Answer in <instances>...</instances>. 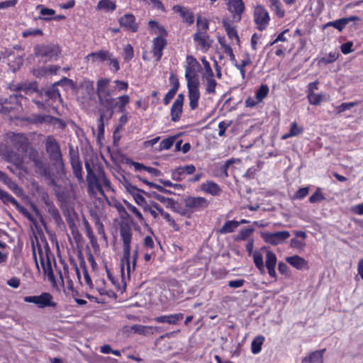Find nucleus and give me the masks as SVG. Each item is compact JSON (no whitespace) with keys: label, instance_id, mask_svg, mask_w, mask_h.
<instances>
[{"label":"nucleus","instance_id":"nucleus-1","mask_svg":"<svg viewBox=\"0 0 363 363\" xmlns=\"http://www.w3.org/2000/svg\"><path fill=\"white\" fill-rule=\"evenodd\" d=\"M119 235L123 246V256L121 259V277L125 280V270H126L127 277L129 279L131 272H134L138 257V249L136 247L133 250L131 260V242L133 238V231L132 226L125 222L120 223L118 227Z\"/></svg>","mask_w":363,"mask_h":363},{"label":"nucleus","instance_id":"nucleus-2","mask_svg":"<svg viewBox=\"0 0 363 363\" xmlns=\"http://www.w3.org/2000/svg\"><path fill=\"white\" fill-rule=\"evenodd\" d=\"M85 169L86 171V180L89 196L91 198H96L99 194L107 200L108 198L105 194L104 189L106 191H111L113 189L104 168L98 166L94 169L89 162H85Z\"/></svg>","mask_w":363,"mask_h":363},{"label":"nucleus","instance_id":"nucleus-3","mask_svg":"<svg viewBox=\"0 0 363 363\" xmlns=\"http://www.w3.org/2000/svg\"><path fill=\"white\" fill-rule=\"evenodd\" d=\"M148 28L151 34L157 35L152 41L151 52L155 60L160 62L163 56V51L168 44V32L164 26L155 20L149 21Z\"/></svg>","mask_w":363,"mask_h":363},{"label":"nucleus","instance_id":"nucleus-4","mask_svg":"<svg viewBox=\"0 0 363 363\" xmlns=\"http://www.w3.org/2000/svg\"><path fill=\"white\" fill-rule=\"evenodd\" d=\"M13 147L19 152L24 154L33 162L35 167L40 168L43 162L38 151L30 145L29 139L23 133H14L11 138Z\"/></svg>","mask_w":363,"mask_h":363},{"label":"nucleus","instance_id":"nucleus-5","mask_svg":"<svg viewBox=\"0 0 363 363\" xmlns=\"http://www.w3.org/2000/svg\"><path fill=\"white\" fill-rule=\"evenodd\" d=\"M98 99L100 106V116L97 120V130L99 136L104 134V119L110 120L114 113L116 99L112 97L111 94L98 97Z\"/></svg>","mask_w":363,"mask_h":363},{"label":"nucleus","instance_id":"nucleus-6","mask_svg":"<svg viewBox=\"0 0 363 363\" xmlns=\"http://www.w3.org/2000/svg\"><path fill=\"white\" fill-rule=\"evenodd\" d=\"M34 55L43 62L56 61L61 55V49L58 45L38 44L33 48Z\"/></svg>","mask_w":363,"mask_h":363},{"label":"nucleus","instance_id":"nucleus-7","mask_svg":"<svg viewBox=\"0 0 363 363\" xmlns=\"http://www.w3.org/2000/svg\"><path fill=\"white\" fill-rule=\"evenodd\" d=\"M184 208L181 213L187 217H190L195 212L204 211L210 205V201L203 196H189L184 199Z\"/></svg>","mask_w":363,"mask_h":363},{"label":"nucleus","instance_id":"nucleus-8","mask_svg":"<svg viewBox=\"0 0 363 363\" xmlns=\"http://www.w3.org/2000/svg\"><path fill=\"white\" fill-rule=\"evenodd\" d=\"M185 79L186 82H199V73L201 65L193 55H188L186 57Z\"/></svg>","mask_w":363,"mask_h":363},{"label":"nucleus","instance_id":"nucleus-9","mask_svg":"<svg viewBox=\"0 0 363 363\" xmlns=\"http://www.w3.org/2000/svg\"><path fill=\"white\" fill-rule=\"evenodd\" d=\"M253 21L256 28L259 31L266 30L270 22V16L267 9L262 4H257L253 8Z\"/></svg>","mask_w":363,"mask_h":363},{"label":"nucleus","instance_id":"nucleus-10","mask_svg":"<svg viewBox=\"0 0 363 363\" xmlns=\"http://www.w3.org/2000/svg\"><path fill=\"white\" fill-rule=\"evenodd\" d=\"M95 88L94 81L89 79H84L78 85V98L83 104H89L95 98Z\"/></svg>","mask_w":363,"mask_h":363},{"label":"nucleus","instance_id":"nucleus-11","mask_svg":"<svg viewBox=\"0 0 363 363\" xmlns=\"http://www.w3.org/2000/svg\"><path fill=\"white\" fill-rule=\"evenodd\" d=\"M37 247L38 258L43 268V274L50 282L54 284L56 282V280L52 268L51 259L49 255L50 251L48 247H47L45 250L43 251L40 245H38Z\"/></svg>","mask_w":363,"mask_h":363},{"label":"nucleus","instance_id":"nucleus-12","mask_svg":"<svg viewBox=\"0 0 363 363\" xmlns=\"http://www.w3.org/2000/svg\"><path fill=\"white\" fill-rule=\"evenodd\" d=\"M226 9L230 13L231 21L239 23L245 11V5L243 0H225Z\"/></svg>","mask_w":363,"mask_h":363},{"label":"nucleus","instance_id":"nucleus-13","mask_svg":"<svg viewBox=\"0 0 363 363\" xmlns=\"http://www.w3.org/2000/svg\"><path fill=\"white\" fill-rule=\"evenodd\" d=\"M23 300L26 303L35 304L39 308H55L57 306V303L53 301L52 296L48 292H43L39 296H25Z\"/></svg>","mask_w":363,"mask_h":363},{"label":"nucleus","instance_id":"nucleus-14","mask_svg":"<svg viewBox=\"0 0 363 363\" xmlns=\"http://www.w3.org/2000/svg\"><path fill=\"white\" fill-rule=\"evenodd\" d=\"M45 145L50 160L56 163L62 162L60 146L54 136L48 135L45 138Z\"/></svg>","mask_w":363,"mask_h":363},{"label":"nucleus","instance_id":"nucleus-15","mask_svg":"<svg viewBox=\"0 0 363 363\" xmlns=\"http://www.w3.org/2000/svg\"><path fill=\"white\" fill-rule=\"evenodd\" d=\"M69 157L73 174L79 183L84 182L82 163L79 152L75 150L72 146L69 148Z\"/></svg>","mask_w":363,"mask_h":363},{"label":"nucleus","instance_id":"nucleus-16","mask_svg":"<svg viewBox=\"0 0 363 363\" xmlns=\"http://www.w3.org/2000/svg\"><path fill=\"white\" fill-rule=\"evenodd\" d=\"M193 40L196 49L203 52H206L211 48L213 42L208 32H195Z\"/></svg>","mask_w":363,"mask_h":363},{"label":"nucleus","instance_id":"nucleus-17","mask_svg":"<svg viewBox=\"0 0 363 363\" xmlns=\"http://www.w3.org/2000/svg\"><path fill=\"white\" fill-rule=\"evenodd\" d=\"M290 237V233L287 230L278 231L274 233L265 232L262 233L264 241L272 245H277L283 243Z\"/></svg>","mask_w":363,"mask_h":363},{"label":"nucleus","instance_id":"nucleus-18","mask_svg":"<svg viewBox=\"0 0 363 363\" xmlns=\"http://www.w3.org/2000/svg\"><path fill=\"white\" fill-rule=\"evenodd\" d=\"M186 86L190 108L195 110L199 106L200 99L199 82H186Z\"/></svg>","mask_w":363,"mask_h":363},{"label":"nucleus","instance_id":"nucleus-19","mask_svg":"<svg viewBox=\"0 0 363 363\" xmlns=\"http://www.w3.org/2000/svg\"><path fill=\"white\" fill-rule=\"evenodd\" d=\"M118 23L125 30L136 33L139 29L135 17L132 13H125L118 19Z\"/></svg>","mask_w":363,"mask_h":363},{"label":"nucleus","instance_id":"nucleus-20","mask_svg":"<svg viewBox=\"0 0 363 363\" xmlns=\"http://www.w3.org/2000/svg\"><path fill=\"white\" fill-rule=\"evenodd\" d=\"M113 54L107 50H99L96 52H92L85 57L86 60H91L92 64L96 62H104L111 59Z\"/></svg>","mask_w":363,"mask_h":363},{"label":"nucleus","instance_id":"nucleus-21","mask_svg":"<svg viewBox=\"0 0 363 363\" xmlns=\"http://www.w3.org/2000/svg\"><path fill=\"white\" fill-rule=\"evenodd\" d=\"M172 10L175 13H179L182 18V21L188 25H192L194 22V15L193 11L188 7L180 5H175L172 7Z\"/></svg>","mask_w":363,"mask_h":363},{"label":"nucleus","instance_id":"nucleus-22","mask_svg":"<svg viewBox=\"0 0 363 363\" xmlns=\"http://www.w3.org/2000/svg\"><path fill=\"white\" fill-rule=\"evenodd\" d=\"M127 189L133 196L135 203L141 206L143 209L148 204L143 195V194H145V191L138 189L134 185H130L128 186Z\"/></svg>","mask_w":363,"mask_h":363},{"label":"nucleus","instance_id":"nucleus-23","mask_svg":"<svg viewBox=\"0 0 363 363\" xmlns=\"http://www.w3.org/2000/svg\"><path fill=\"white\" fill-rule=\"evenodd\" d=\"M201 190L206 194L213 196H218L222 193V189L220 186L211 180H208L201 184Z\"/></svg>","mask_w":363,"mask_h":363},{"label":"nucleus","instance_id":"nucleus-24","mask_svg":"<svg viewBox=\"0 0 363 363\" xmlns=\"http://www.w3.org/2000/svg\"><path fill=\"white\" fill-rule=\"evenodd\" d=\"M277 261V259L276 255L272 251H267L265 265L269 277L275 279H277V273L275 271Z\"/></svg>","mask_w":363,"mask_h":363},{"label":"nucleus","instance_id":"nucleus-25","mask_svg":"<svg viewBox=\"0 0 363 363\" xmlns=\"http://www.w3.org/2000/svg\"><path fill=\"white\" fill-rule=\"evenodd\" d=\"M357 20H360V18L357 16H352L347 18H339L337 20H335L334 21H329L328 22L325 27H330L332 26L337 29L338 31L341 32L347 24H349L350 22L355 21Z\"/></svg>","mask_w":363,"mask_h":363},{"label":"nucleus","instance_id":"nucleus-26","mask_svg":"<svg viewBox=\"0 0 363 363\" xmlns=\"http://www.w3.org/2000/svg\"><path fill=\"white\" fill-rule=\"evenodd\" d=\"M183 318L184 314L182 313H178L174 314L157 316L154 318V320L158 323H168L170 325H176Z\"/></svg>","mask_w":363,"mask_h":363},{"label":"nucleus","instance_id":"nucleus-27","mask_svg":"<svg viewBox=\"0 0 363 363\" xmlns=\"http://www.w3.org/2000/svg\"><path fill=\"white\" fill-rule=\"evenodd\" d=\"M286 262L298 270L309 269L308 261L298 255L287 257Z\"/></svg>","mask_w":363,"mask_h":363},{"label":"nucleus","instance_id":"nucleus-28","mask_svg":"<svg viewBox=\"0 0 363 363\" xmlns=\"http://www.w3.org/2000/svg\"><path fill=\"white\" fill-rule=\"evenodd\" d=\"M18 97L19 96L18 94H13L9 96V102H8V99H5L3 101L2 99H0V113L3 114H9L10 113L15 107L13 106L11 104L13 101H15V103L17 104H18ZM20 97H22L21 95H20Z\"/></svg>","mask_w":363,"mask_h":363},{"label":"nucleus","instance_id":"nucleus-29","mask_svg":"<svg viewBox=\"0 0 363 363\" xmlns=\"http://www.w3.org/2000/svg\"><path fill=\"white\" fill-rule=\"evenodd\" d=\"M233 22L228 18H223L222 24L230 40H235L237 43H240V38L235 26L232 25Z\"/></svg>","mask_w":363,"mask_h":363},{"label":"nucleus","instance_id":"nucleus-30","mask_svg":"<svg viewBox=\"0 0 363 363\" xmlns=\"http://www.w3.org/2000/svg\"><path fill=\"white\" fill-rule=\"evenodd\" d=\"M160 328L157 326H149V325H133L131 326V330L139 335H152L155 332L159 331Z\"/></svg>","mask_w":363,"mask_h":363},{"label":"nucleus","instance_id":"nucleus-31","mask_svg":"<svg viewBox=\"0 0 363 363\" xmlns=\"http://www.w3.org/2000/svg\"><path fill=\"white\" fill-rule=\"evenodd\" d=\"M110 79L108 78H101L97 81L95 92L98 97L111 94L108 89Z\"/></svg>","mask_w":363,"mask_h":363},{"label":"nucleus","instance_id":"nucleus-32","mask_svg":"<svg viewBox=\"0 0 363 363\" xmlns=\"http://www.w3.org/2000/svg\"><path fill=\"white\" fill-rule=\"evenodd\" d=\"M325 349L316 350L303 359V363H323V354Z\"/></svg>","mask_w":363,"mask_h":363},{"label":"nucleus","instance_id":"nucleus-33","mask_svg":"<svg viewBox=\"0 0 363 363\" xmlns=\"http://www.w3.org/2000/svg\"><path fill=\"white\" fill-rule=\"evenodd\" d=\"M130 98L128 94L119 96L116 99L114 109L117 108L119 113H126V106L130 103Z\"/></svg>","mask_w":363,"mask_h":363},{"label":"nucleus","instance_id":"nucleus-34","mask_svg":"<svg viewBox=\"0 0 363 363\" xmlns=\"http://www.w3.org/2000/svg\"><path fill=\"white\" fill-rule=\"evenodd\" d=\"M269 8L274 14L279 18H283L286 11L281 3L279 0H269Z\"/></svg>","mask_w":363,"mask_h":363},{"label":"nucleus","instance_id":"nucleus-35","mask_svg":"<svg viewBox=\"0 0 363 363\" xmlns=\"http://www.w3.org/2000/svg\"><path fill=\"white\" fill-rule=\"evenodd\" d=\"M60 84V82L55 83L52 87L49 88L45 91L46 96H48V98L49 99L52 100L53 102H56L57 101H58L59 102L62 101V99L61 97L60 91L56 86L57 84Z\"/></svg>","mask_w":363,"mask_h":363},{"label":"nucleus","instance_id":"nucleus-36","mask_svg":"<svg viewBox=\"0 0 363 363\" xmlns=\"http://www.w3.org/2000/svg\"><path fill=\"white\" fill-rule=\"evenodd\" d=\"M116 9V4L111 0H101L99 1L96 9L106 12H113Z\"/></svg>","mask_w":363,"mask_h":363},{"label":"nucleus","instance_id":"nucleus-37","mask_svg":"<svg viewBox=\"0 0 363 363\" xmlns=\"http://www.w3.org/2000/svg\"><path fill=\"white\" fill-rule=\"evenodd\" d=\"M206 79V94L215 95L216 94V88L218 85L217 82L214 79V76H203Z\"/></svg>","mask_w":363,"mask_h":363},{"label":"nucleus","instance_id":"nucleus-38","mask_svg":"<svg viewBox=\"0 0 363 363\" xmlns=\"http://www.w3.org/2000/svg\"><path fill=\"white\" fill-rule=\"evenodd\" d=\"M265 340L263 335L256 336L251 342V352L254 354H259L262 350V347Z\"/></svg>","mask_w":363,"mask_h":363},{"label":"nucleus","instance_id":"nucleus-39","mask_svg":"<svg viewBox=\"0 0 363 363\" xmlns=\"http://www.w3.org/2000/svg\"><path fill=\"white\" fill-rule=\"evenodd\" d=\"M84 230H85V234H86V237L89 238L91 247L94 249H95L96 247H99L97 238L94 235L91 225H89V222L86 220L84 222Z\"/></svg>","mask_w":363,"mask_h":363},{"label":"nucleus","instance_id":"nucleus-40","mask_svg":"<svg viewBox=\"0 0 363 363\" xmlns=\"http://www.w3.org/2000/svg\"><path fill=\"white\" fill-rule=\"evenodd\" d=\"M183 113V106L173 103L170 110L171 120L173 122H178Z\"/></svg>","mask_w":363,"mask_h":363},{"label":"nucleus","instance_id":"nucleus-41","mask_svg":"<svg viewBox=\"0 0 363 363\" xmlns=\"http://www.w3.org/2000/svg\"><path fill=\"white\" fill-rule=\"evenodd\" d=\"M7 160L13 164L18 169H23V158L13 151H11L8 153Z\"/></svg>","mask_w":363,"mask_h":363},{"label":"nucleus","instance_id":"nucleus-42","mask_svg":"<svg viewBox=\"0 0 363 363\" xmlns=\"http://www.w3.org/2000/svg\"><path fill=\"white\" fill-rule=\"evenodd\" d=\"M303 132V128L299 127L297 125L296 122H293L291 124V127H290V130H289V133L284 134L281 136V139L286 140V139L291 138V137L297 136V135H300L301 133H302Z\"/></svg>","mask_w":363,"mask_h":363},{"label":"nucleus","instance_id":"nucleus-43","mask_svg":"<svg viewBox=\"0 0 363 363\" xmlns=\"http://www.w3.org/2000/svg\"><path fill=\"white\" fill-rule=\"evenodd\" d=\"M0 179L1 182H3L10 189H11L15 194H18L21 191V189L18 186L16 182H13L6 173Z\"/></svg>","mask_w":363,"mask_h":363},{"label":"nucleus","instance_id":"nucleus-44","mask_svg":"<svg viewBox=\"0 0 363 363\" xmlns=\"http://www.w3.org/2000/svg\"><path fill=\"white\" fill-rule=\"evenodd\" d=\"M210 21L206 17L198 16L196 18V32H208L209 29Z\"/></svg>","mask_w":363,"mask_h":363},{"label":"nucleus","instance_id":"nucleus-45","mask_svg":"<svg viewBox=\"0 0 363 363\" xmlns=\"http://www.w3.org/2000/svg\"><path fill=\"white\" fill-rule=\"evenodd\" d=\"M94 222L97 233L101 236V238L103 239L107 243L108 238L105 233L104 224L101 221L100 218L96 215L94 217Z\"/></svg>","mask_w":363,"mask_h":363},{"label":"nucleus","instance_id":"nucleus-46","mask_svg":"<svg viewBox=\"0 0 363 363\" xmlns=\"http://www.w3.org/2000/svg\"><path fill=\"white\" fill-rule=\"evenodd\" d=\"M238 227V223L236 220H227L224 225L219 229L218 232L220 234H227L234 232Z\"/></svg>","mask_w":363,"mask_h":363},{"label":"nucleus","instance_id":"nucleus-47","mask_svg":"<svg viewBox=\"0 0 363 363\" xmlns=\"http://www.w3.org/2000/svg\"><path fill=\"white\" fill-rule=\"evenodd\" d=\"M51 119L50 115L33 114L30 118V121L34 124H50Z\"/></svg>","mask_w":363,"mask_h":363},{"label":"nucleus","instance_id":"nucleus-48","mask_svg":"<svg viewBox=\"0 0 363 363\" xmlns=\"http://www.w3.org/2000/svg\"><path fill=\"white\" fill-rule=\"evenodd\" d=\"M269 89L267 84H262L255 92V99L262 102L269 94Z\"/></svg>","mask_w":363,"mask_h":363},{"label":"nucleus","instance_id":"nucleus-49","mask_svg":"<svg viewBox=\"0 0 363 363\" xmlns=\"http://www.w3.org/2000/svg\"><path fill=\"white\" fill-rule=\"evenodd\" d=\"M325 199L320 187H317L315 192L311 195L308 201L311 203H319Z\"/></svg>","mask_w":363,"mask_h":363},{"label":"nucleus","instance_id":"nucleus-50","mask_svg":"<svg viewBox=\"0 0 363 363\" xmlns=\"http://www.w3.org/2000/svg\"><path fill=\"white\" fill-rule=\"evenodd\" d=\"M254 232V228L248 227L244 229H241L237 236L235 238V241L245 240H247Z\"/></svg>","mask_w":363,"mask_h":363},{"label":"nucleus","instance_id":"nucleus-51","mask_svg":"<svg viewBox=\"0 0 363 363\" xmlns=\"http://www.w3.org/2000/svg\"><path fill=\"white\" fill-rule=\"evenodd\" d=\"M0 199L4 203H11L14 206H17L18 204L17 200L13 197L11 194H9L8 192L4 191L0 188Z\"/></svg>","mask_w":363,"mask_h":363},{"label":"nucleus","instance_id":"nucleus-52","mask_svg":"<svg viewBox=\"0 0 363 363\" xmlns=\"http://www.w3.org/2000/svg\"><path fill=\"white\" fill-rule=\"evenodd\" d=\"M253 260L256 267L262 273L264 272V265L263 257L259 252H255L253 254Z\"/></svg>","mask_w":363,"mask_h":363},{"label":"nucleus","instance_id":"nucleus-53","mask_svg":"<svg viewBox=\"0 0 363 363\" xmlns=\"http://www.w3.org/2000/svg\"><path fill=\"white\" fill-rule=\"evenodd\" d=\"M160 214L168 223L169 225H170L174 229V231H179L180 230L179 225L175 222V220L172 218L169 213L163 210Z\"/></svg>","mask_w":363,"mask_h":363},{"label":"nucleus","instance_id":"nucleus-54","mask_svg":"<svg viewBox=\"0 0 363 363\" xmlns=\"http://www.w3.org/2000/svg\"><path fill=\"white\" fill-rule=\"evenodd\" d=\"M125 203L128 210L130 211L135 216V218L140 223H143L145 221L143 214L135 206L127 201H125Z\"/></svg>","mask_w":363,"mask_h":363},{"label":"nucleus","instance_id":"nucleus-55","mask_svg":"<svg viewBox=\"0 0 363 363\" xmlns=\"http://www.w3.org/2000/svg\"><path fill=\"white\" fill-rule=\"evenodd\" d=\"M324 96L320 94H307V99L308 102L311 105L317 106L320 104V102L323 100Z\"/></svg>","mask_w":363,"mask_h":363},{"label":"nucleus","instance_id":"nucleus-56","mask_svg":"<svg viewBox=\"0 0 363 363\" xmlns=\"http://www.w3.org/2000/svg\"><path fill=\"white\" fill-rule=\"evenodd\" d=\"M310 188L309 186H304L300 188L298 190H297L295 194H294L293 199H304L309 193Z\"/></svg>","mask_w":363,"mask_h":363},{"label":"nucleus","instance_id":"nucleus-57","mask_svg":"<svg viewBox=\"0 0 363 363\" xmlns=\"http://www.w3.org/2000/svg\"><path fill=\"white\" fill-rule=\"evenodd\" d=\"M69 229L71 230L72 236L74 238V241L77 243L80 242L82 241V235L79 233V231L77 227L76 226V225L74 224V223L69 225Z\"/></svg>","mask_w":363,"mask_h":363},{"label":"nucleus","instance_id":"nucleus-58","mask_svg":"<svg viewBox=\"0 0 363 363\" xmlns=\"http://www.w3.org/2000/svg\"><path fill=\"white\" fill-rule=\"evenodd\" d=\"M169 82L170 85L172 86V88L170 89L177 92V91L179 88V81L178 77L173 72L170 73V75L169 77Z\"/></svg>","mask_w":363,"mask_h":363},{"label":"nucleus","instance_id":"nucleus-59","mask_svg":"<svg viewBox=\"0 0 363 363\" xmlns=\"http://www.w3.org/2000/svg\"><path fill=\"white\" fill-rule=\"evenodd\" d=\"M201 61L202 62V65L203 66V69L205 71L203 76H210V77L211 76H214L213 71L211 67L209 62L206 60V57H201Z\"/></svg>","mask_w":363,"mask_h":363},{"label":"nucleus","instance_id":"nucleus-60","mask_svg":"<svg viewBox=\"0 0 363 363\" xmlns=\"http://www.w3.org/2000/svg\"><path fill=\"white\" fill-rule=\"evenodd\" d=\"M80 267L82 269V272H83V274H84V283L88 286L91 288L92 286H93V284H92V281H91V277L89 276L88 270H87V269L86 267L85 262H81L80 263Z\"/></svg>","mask_w":363,"mask_h":363},{"label":"nucleus","instance_id":"nucleus-61","mask_svg":"<svg viewBox=\"0 0 363 363\" xmlns=\"http://www.w3.org/2000/svg\"><path fill=\"white\" fill-rule=\"evenodd\" d=\"M174 142V137H169L167 138L162 140L160 143V150H162L170 149L172 147Z\"/></svg>","mask_w":363,"mask_h":363},{"label":"nucleus","instance_id":"nucleus-62","mask_svg":"<svg viewBox=\"0 0 363 363\" xmlns=\"http://www.w3.org/2000/svg\"><path fill=\"white\" fill-rule=\"evenodd\" d=\"M123 51H124V54H125L124 60L125 62H129L130 60H131L133 58L134 50H133V46L130 44H127L125 46Z\"/></svg>","mask_w":363,"mask_h":363},{"label":"nucleus","instance_id":"nucleus-63","mask_svg":"<svg viewBox=\"0 0 363 363\" xmlns=\"http://www.w3.org/2000/svg\"><path fill=\"white\" fill-rule=\"evenodd\" d=\"M289 31V29H285V30H284L282 32H281L280 33H279V34L277 35V36L276 37V38H275L273 41L270 42V43L268 44V45L272 46V45H274V44H277V43H279V42H280V41H281V42H287V41H288V40H287V38L285 37V34H286V33H288Z\"/></svg>","mask_w":363,"mask_h":363},{"label":"nucleus","instance_id":"nucleus-64","mask_svg":"<svg viewBox=\"0 0 363 363\" xmlns=\"http://www.w3.org/2000/svg\"><path fill=\"white\" fill-rule=\"evenodd\" d=\"M184 174L182 173L180 167L176 168L172 172V178L177 182H181L184 179Z\"/></svg>","mask_w":363,"mask_h":363}]
</instances>
